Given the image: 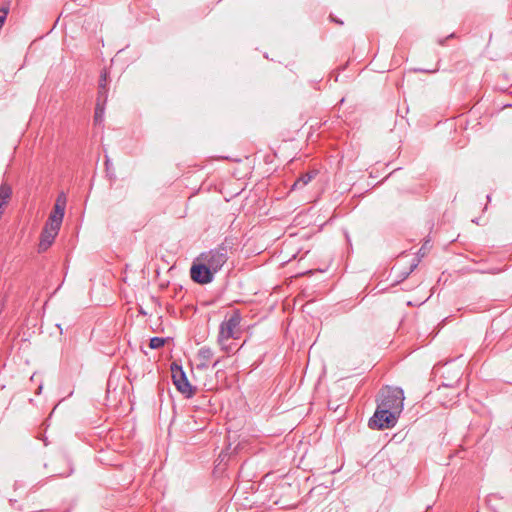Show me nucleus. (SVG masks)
I'll use <instances>...</instances> for the list:
<instances>
[{
  "label": "nucleus",
  "instance_id": "nucleus-14",
  "mask_svg": "<svg viewBox=\"0 0 512 512\" xmlns=\"http://www.w3.org/2000/svg\"><path fill=\"white\" fill-rule=\"evenodd\" d=\"M107 88H104L103 90L101 87H98V96H97V103H100V105L104 106L107 101Z\"/></svg>",
  "mask_w": 512,
  "mask_h": 512
},
{
  "label": "nucleus",
  "instance_id": "nucleus-9",
  "mask_svg": "<svg viewBox=\"0 0 512 512\" xmlns=\"http://www.w3.org/2000/svg\"><path fill=\"white\" fill-rule=\"evenodd\" d=\"M213 350L208 346H203L198 350L197 358L199 360L198 368L206 369L213 357Z\"/></svg>",
  "mask_w": 512,
  "mask_h": 512
},
{
  "label": "nucleus",
  "instance_id": "nucleus-10",
  "mask_svg": "<svg viewBox=\"0 0 512 512\" xmlns=\"http://www.w3.org/2000/svg\"><path fill=\"white\" fill-rule=\"evenodd\" d=\"M11 196H12L11 186L6 182H2L0 184V203H2L3 205H7Z\"/></svg>",
  "mask_w": 512,
  "mask_h": 512
},
{
  "label": "nucleus",
  "instance_id": "nucleus-3",
  "mask_svg": "<svg viewBox=\"0 0 512 512\" xmlns=\"http://www.w3.org/2000/svg\"><path fill=\"white\" fill-rule=\"evenodd\" d=\"M399 417L400 413H396L377 404L373 416L369 419L368 426L371 429L378 430L391 429L396 426Z\"/></svg>",
  "mask_w": 512,
  "mask_h": 512
},
{
  "label": "nucleus",
  "instance_id": "nucleus-16",
  "mask_svg": "<svg viewBox=\"0 0 512 512\" xmlns=\"http://www.w3.org/2000/svg\"><path fill=\"white\" fill-rule=\"evenodd\" d=\"M9 13V6H3L0 8V29L2 28L6 18H7V15Z\"/></svg>",
  "mask_w": 512,
  "mask_h": 512
},
{
  "label": "nucleus",
  "instance_id": "nucleus-23",
  "mask_svg": "<svg viewBox=\"0 0 512 512\" xmlns=\"http://www.w3.org/2000/svg\"><path fill=\"white\" fill-rule=\"evenodd\" d=\"M57 327L60 329V333H62V328H61L60 324H57Z\"/></svg>",
  "mask_w": 512,
  "mask_h": 512
},
{
  "label": "nucleus",
  "instance_id": "nucleus-4",
  "mask_svg": "<svg viewBox=\"0 0 512 512\" xmlns=\"http://www.w3.org/2000/svg\"><path fill=\"white\" fill-rule=\"evenodd\" d=\"M230 248L227 243H222L216 248L202 253L201 259L214 273H217L227 262Z\"/></svg>",
  "mask_w": 512,
  "mask_h": 512
},
{
  "label": "nucleus",
  "instance_id": "nucleus-11",
  "mask_svg": "<svg viewBox=\"0 0 512 512\" xmlns=\"http://www.w3.org/2000/svg\"><path fill=\"white\" fill-rule=\"evenodd\" d=\"M314 172H307L302 174L293 184L292 189L302 188L306 186L314 177Z\"/></svg>",
  "mask_w": 512,
  "mask_h": 512
},
{
  "label": "nucleus",
  "instance_id": "nucleus-1",
  "mask_svg": "<svg viewBox=\"0 0 512 512\" xmlns=\"http://www.w3.org/2000/svg\"><path fill=\"white\" fill-rule=\"evenodd\" d=\"M404 399L403 389L386 386L379 391L377 404L401 414L404 408Z\"/></svg>",
  "mask_w": 512,
  "mask_h": 512
},
{
  "label": "nucleus",
  "instance_id": "nucleus-5",
  "mask_svg": "<svg viewBox=\"0 0 512 512\" xmlns=\"http://www.w3.org/2000/svg\"><path fill=\"white\" fill-rule=\"evenodd\" d=\"M171 373L173 384L178 392H180L185 398H191L196 392V387L192 386L189 382L182 366L173 362L171 364Z\"/></svg>",
  "mask_w": 512,
  "mask_h": 512
},
{
  "label": "nucleus",
  "instance_id": "nucleus-12",
  "mask_svg": "<svg viewBox=\"0 0 512 512\" xmlns=\"http://www.w3.org/2000/svg\"><path fill=\"white\" fill-rule=\"evenodd\" d=\"M165 344V339L162 338V337H152L149 341V347L151 349H159L161 347H163Z\"/></svg>",
  "mask_w": 512,
  "mask_h": 512
},
{
  "label": "nucleus",
  "instance_id": "nucleus-17",
  "mask_svg": "<svg viewBox=\"0 0 512 512\" xmlns=\"http://www.w3.org/2000/svg\"><path fill=\"white\" fill-rule=\"evenodd\" d=\"M415 71L423 72V73H434L436 70L416 69Z\"/></svg>",
  "mask_w": 512,
  "mask_h": 512
},
{
  "label": "nucleus",
  "instance_id": "nucleus-13",
  "mask_svg": "<svg viewBox=\"0 0 512 512\" xmlns=\"http://www.w3.org/2000/svg\"><path fill=\"white\" fill-rule=\"evenodd\" d=\"M104 116V106L100 105V103H96L94 120L96 123H100L103 120Z\"/></svg>",
  "mask_w": 512,
  "mask_h": 512
},
{
  "label": "nucleus",
  "instance_id": "nucleus-18",
  "mask_svg": "<svg viewBox=\"0 0 512 512\" xmlns=\"http://www.w3.org/2000/svg\"><path fill=\"white\" fill-rule=\"evenodd\" d=\"M417 265V263L411 264L410 271L406 273L405 277L408 276L417 267Z\"/></svg>",
  "mask_w": 512,
  "mask_h": 512
},
{
  "label": "nucleus",
  "instance_id": "nucleus-2",
  "mask_svg": "<svg viewBox=\"0 0 512 512\" xmlns=\"http://www.w3.org/2000/svg\"><path fill=\"white\" fill-rule=\"evenodd\" d=\"M242 316L239 310H234L229 318H226L219 327L218 343L221 345L222 350L229 352L231 349L225 346V341L229 339L238 338L239 326Z\"/></svg>",
  "mask_w": 512,
  "mask_h": 512
},
{
  "label": "nucleus",
  "instance_id": "nucleus-19",
  "mask_svg": "<svg viewBox=\"0 0 512 512\" xmlns=\"http://www.w3.org/2000/svg\"><path fill=\"white\" fill-rule=\"evenodd\" d=\"M4 206H5V205H3L2 203H0V215H1V214H3V207H4Z\"/></svg>",
  "mask_w": 512,
  "mask_h": 512
},
{
  "label": "nucleus",
  "instance_id": "nucleus-8",
  "mask_svg": "<svg viewBox=\"0 0 512 512\" xmlns=\"http://www.w3.org/2000/svg\"><path fill=\"white\" fill-rule=\"evenodd\" d=\"M60 228L56 226H50L48 223L45 224L43 231L41 232L39 251H46L54 242Z\"/></svg>",
  "mask_w": 512,
  "mask_h": 512
},
{
  "label": "nucleus",
  "instance_id": "nucleus-7",
  "mask_svg": "<svg viewBox=\"0 0 512 512\" xmlns=\"http://www.w3.org/2000/svg\"><path fill=\"white\" fill-rule=\"evenodd\" d=\"M214 272L205 264H194L190 269L191 279L198 284H208L213 281Z\"/></svg>",
  "mask_w": 512,
  "mask_h": 512
},
{
  "label": "nucleus",
  "instance_id": "nucleus-15",
  "mask_svg": "<svg viewBox=\"0 0 512 512\" xmlns=\"http://www.w3.org/2000/svg\"><path fill=\"white\" fill-rule=\"evenodd\" d=\"M107 79H108V72L106 69L101 71L100 79H99V87L103 90L104 88H107Z\"/></svg>",
  "mask_w": 512,
  "mask_h": 512
},
{
  "label": "nucleus",
  "instance_id": "nucleus-6",
  "mask_svg": "<svg viewBox=\"0 0 512 512\" xmlns=\"http://www.w3.org/2000/svg\"><path fill=\"white\" fill-rule=\"evenodd\" d=\"M66 204V194L64 192H60L55 200V204L52 212L49 215L48 221L46 222L48 225L56 226L58 228L61 227L65 215Z\"/></svg>",
  "mask_w": 512,
  "mask_h": 512
},
{
  "label": "nucleus",
  "instance_id": "nucleus-20",
  "mask_svg": "<svg viewBox=\"0 0 512 512\" xmlns=\"http://www.w3.org/2000/svg\"><path fill=\"white\" fill-rule=\"evenodd\" d=\"M219 363V360H216L214 363H213V367H216Z\"/></svg>",
  "mask_w": 512,
  "mask_h": 512
},
{
  "label": "nucleus",
  "instance_id": "nucleus-21",
  "mask_svg": "<svg viewBox=\"0 0 512 512\" xmlns=\"http://www.w3.org/2000/svg\"><path fill=\"white\" fill-rule=\"evenodd\" d=\"M444 42H445V39L439 40V44H440V45H443V44H444Z\"/></svg>",
  "mask_w": 512,
  "mask_h": 512
},
{
  "label": "nucleus",
  "instance_id": "nucleus-22",
  "mask_svg": "<svg viewBox=\"0 0 512 512\" xmlns=\"http://www.w3.org/2000/svg\"><path fill=\"white\" fill-rule=\"evenodd\" d=\"M336 23L343 24V21L334 20Z\"/></svg>",
  "mask_w": 512,
  "mask_h": 512
}]
</instances>
